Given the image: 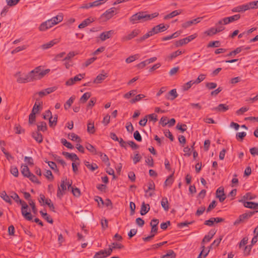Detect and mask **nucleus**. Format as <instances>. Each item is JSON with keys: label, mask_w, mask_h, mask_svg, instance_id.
Instances as JSON below:
<instances>
[{"label": "nucleus", "mask_w": 258, "mask_h": 258, "mask_svg": "<svg viewBox=\"0 0 258 258\" xmlns=\"http://www.w3.org/2000/svg\"><path fill=\"white\" fill-rule=\"evenodd\" d=\"M158 15L159 14L158 13L147 14L146 12H139L131 17L130 21L133 24L139 22H144L157 17Z\"/></svg>", "instance_id": "obj_1"}, {"label": "nucleus", "mask_w": 258, "mask_h": 258, "mask_svg": "<svg viewBox=\"0 0 258 258\" xmlns=\"http://www.w3.org/2000/svg\"><path fill=\"white\" fill-rule=\"evenodd\" d=\"M239 202L242 203L245 208L254 209L258 212V203L252 202H247L244 200H240Z\"/></svg>", "instance_id": "obj_9"}, {"label": "nucleus", "mask_w": 258, "mask_h": 258, "mask_svg": "<svg viewBox=\"0 0 258 258\" xmlns=\"http://www.w3.org/2000/svg\"><path fill=\"white\" fill-rule=\"evenodd\" d=\"M91 97V93L90 92H86L81 97L80 99V101L81 103H85L87 100Z\"/></svg>", "instance_id": "obj_39"}, {"label": "nucleus", "mask_w": 258, "mask_h": 258, "mask_svg": "<svg viewBox=\"0 0 258 258\" xmlns=\"http://www.w3.org/2000/svg\"><path fill=\"white\" fill-rule=\"evenodd\" d=\"M161 205L164 210L166 211H168L169 210V203L166 197H163L161 202Z\"/></svg>", "instance_id": "obj_32"}, {"label": "nucleus", "mask_w": 258, "mask_h": 258, "mask_svg": "<svg viewBox=\"0 0 258 258\" xmlns=\"http://www.w3.org/2000/svg\"><path fill=\"white\" fill-rule=\"evenodd\" d=\"M242 50L241 47H239L236 48L234 50L230 52L227 55V56H233L237 54L240 53Z\"/></svg>", "instance_id": "obj_47"}, {"label": "nucleus", "mask_w": 258, "mask_h": 258, "mask_svg": "<svg viewBox=\"0 0 258 258\" xmlns=\"http://www.w3.org/2000/svg\"><path fill=\"white\" fill-rule=\"evenodd\" d=\"M169 27V25H165L164 24H160L158 25L154 26L152 29L143 35L142 37L137 39L138 43L141 42L149 37L152 36L155 34H158L160 32H162L166 31Z\"/></svg>", "instance_id": "obj_2"}, {"label": "nucleus", "mask_w": 258, "mask_h": 258, "mask_svg": "<svg viewBox=\"0 0 258 258\" xmlns=\"http://www.w3.org/2000/svg\"><path fill=\"white\" fill-rule=\"evenodd\" d=\"M141 33V31L139 29H136L133 30L130 33L127 34V35L124 36L122 38V40L123 41H126L128 40H130L133 38H135L137 36H138Z\"/></svg>", "instance_id": "obj_8"}, {"label": "nucleus", "mask_w": 258, "mask_h": 258, "mask_svg": "<svg viewBox=\"0 0 258 258\" xmlns=\"http://www.w3.org/2000/svg\"><path fill=\"white\" fill-rule=\"evenodd\" d=\"M112 252V248L109 247L108 250H101L96 252L93 258H105L110 255Z\"/></svg>", "instance_id": "obj_6"}, {"label": "nucleus", "mask_w": 258, "mask_h": 258, "mask_svg": "<svg viewBox=\"0 0 258 258\" xmlns=\"http://www.w3.org/2000/svg\"><path fill=\"white\" fill-rule=\"evenodd\" d=\"M150 209L149 204H145V202H143L141 205L140 214L142 216L145 215L149 211Z\"/></svg>", "instance_id": "obj_22"}, {"label": "nucleus", "mask_w": 258, "mask_h": 258, "mask_svg": "<svg viewBox=\"0 0 258 258\" xmlns=\"http://www.w3.org/2000/svg\"><path fill=\"white\" fill-rule=\"evenodd\" d=\"M145 97V95L142 94L137 95L135 98H133L130 100V102L132 104L135 103L136 102L140 101L141 99Z\"/></svg>", "instance_id": "obj_40"}, {"label": "nucleus", "mask_w": 258, "mask_h": 258, "mask_svg": "<svg viewBox=\"0 0 258 258\" xmlns=\"http://www.w3.org/2000/svg\"><path fill=\"white\" fill-rule=\"evenodd\" d=\"M29 204L31 207L33 213L36 214L37 213V209L36 208L34 201L32 200H29Z\"/></svg>", "instance_id": "obj_59"}, {"label": "nucleus", "mask_w": 258, "mask_h": 258, "mask_svg": "<svg viewBox=\"0 0 258 258\" xmlns=\"http://www.w3.org/2000/svg\"><path fill=\"white\" fill-rule=\"evenodd\" d=\"M27 178H28L33 183H36L38 184H41V182L38 180L37 177L32 173L29 175V177H27Z\"/></svg>", "instance_id": "obj_43"}, {"label": "nucleus", "mask_w": 258, "mask_h": 258, "mask_svg": "<svg viewBox=\"0 0 258 258\" xmlns=\"http://www.w3.org/2000/svg\"><path fill=\"white\" fill-rule=\"evenodd\" d=\"M107 77V74L104 75L99 74L98 75L95 79L94 80L93 83L96 84H99L102 82Z\"/></svg>", "instance_id": "obj_29"}, {"label": "nucleus", "mask_w": 258, "mask_h": 258, "mask_svg": "<svg viewBox=\"0 0 258 258\" xmlns=\"http://www.w3.org/2000/svg\"><path fill=\"white\" fill-rule=\"evenodd\" d=\"M85 147L90 152L92 153L94 155H96L97 154V151L96 149L92 145L88 143L86 144Z\"/></svg>", "instance_id": "obj_41"}, {"label": "nucleus", "mask_w": 258, "mask_h": 258, "mask_svg": "<svg viewBox=\"0 0 258 258\" xmlns=\"http://www.w3.org/2000/svg\"><path fill=\"white\" fill-rule=\"evenodd\" d=\"M1 197L6 202L9 203L10 204H12V202L11 200V197L9 196L6 191H3L1 194Z\"/></svg>", "instance_id": "obj_33"}, {"label": "nucleus", "mask_w": 258, "mask_h": 258, "mask_svg": "<svg viewBox=\"0 0 258 258\" xmlns=\"http://www.w3.org/2000/svg\"><path fill=\"white\" fill-rule=\"evenodd\" d=\"M181 13V10H175V11L172 12L171 13H170V14L165 16L164 17V19L165 20L169 19L170 18H173L174 17L180 14Z\"/></svg>", "instance_id": "obj_27"}, {"label": "nucleus", "mask_w": 258, "mask_h": 258, "mask_svg": "<svg viewBox=\"0 0 258 258\" xmlns=\"http://www.w3.org/2000/svg\"><path fill=\"white\" fill-rule=\"evenodd\" d=\"M41 71V67L39 66L36 67L34 70L31 71L29 74V77L31 78V80L33 81L34 80H39L41 79L40 77V72Z\"/></svg>", "instance_id": "obj_5"}, {"label": "nucleus", "mask_w": 258, "mask_h": 258, "mask_svg": "<svg viewBox=\"0 0 258 258\" xmlns=\"http://www.w3.org/2000/svg\"><path fill=\"white\" fill-rule=\"evenodd\" d=\"M115 8H111L108 10H107L105 12H104L102 15V18H105L106 20H109L114 15Z\"/></svg>", "instance_id": "obj_17"}, {"label": "nucleus", "mask_w": 258, "mask_h": 258, "mask_svg": "<svg viewBox=\"0 0 258 258\" xmlns=\"http://www.w3.org/2000/svg\"><path fill=\"white\" fill-rule=\"evenodd\" d=\"M257 212V211H250L240 215L238 218L234 222V225H237L241 223L244 222L248 218L251 217L253 215Z\"/></svg>", "instance_id": "obj_4"}, {"label": "nucleus", "mask_w": 258, "mask_h": 258, "mask_svg": "<svg viewBox=\"0 0 258 258\" xmlns=\"http://www.w3.org/2000/svg\"><path fill=\"white\" fill-rule=\"evenodd\" d=\"M173 173L171 174L168 176V177L166 179L164 182L165 186H170L173 182Z\"/></svg>", "instance_id": "obj_46"}, {"label": "nucleus", "mask_w": 258, "mask_h": 258, "mask_svg": "<svg viewBox=\"0 0 258 258\" xmlns=\"http://www.w3.org/2000/svg\"><path fill=\"white\" fill-rule=\"evenodd\" d=\"M94 21V19L93 18L89 17L84 20L81 24H80L78 26V28L80 29L84 28Z\"/></svg>", "instance_id": "obj_20"}, {"label": "nucleus", "mask_w": 258, "mask_h": 258, "mask_svg": "<svg viewBox=\"0 0 258 258\" xmlns=\"http://www.w3.org/2000/svg\"><path fill=\"white\" fill-rule=\"evenodd\" d=\"M67 184L65 183L64 181L62 180L61 182L60 186H58L57 191V197L59 199H61V197L64 194V191L67 189Z\"/></svg>", "instance_id": "obj_11"}, {"label": "nucleus", "mask_w": 258, "mask_h": 258, "mask_svg": "<svg viewBox=\"0 0 258 258\" xmlns=\"http://www.w3.org/2000/svg\"><path fill=\"white\" fill-rule=\"evenodd\" d=\"M176 128L177 130L180 131L183 133L186 130V125L185 124H181L178 123L176 125Z\"/></svg>", "instance_id": "obj_57"}, {"label": "nucleus", "mask_w": 258, "mask_h": 258, "mask_svg": "<svg viewBox=\"0 0 258 258\" xmlns=\"http://www.w3.org/2000/svg\"><path fill=\"white\" fill-rule=\"evenodd\" d=\"M55 25L50 19L42 23L39 26L40 31H44Z\"/></svg>", "instance_id": "obj_12"}, {"label": "nucleus", "mask_w": 258, "mask_h": 258, "mask_svg": "<svg viewBox=\"0 0 258 258\" xmlns=\"http://www.w3.org/2000/svg\"><path fill=\"white\" fill-rule=\"evenodd\" d=\"M50 20L52 21L54 24L56 25L62 21L63 15L61 14H59L56 16L52 18L51 19H50Z\"/></svg>", "instance_id": "obj_34"}, {"label": "nucleus", "mask_w": 258, "mask_h": 258, "mask_svg": "<svg viewBox=\"0 0 258 258\" xmlns=\"http://www.w3.org/2000/svg\"><path fill=\"white\" fill-rule=\"evenodd\" d=\"M22 170L21 173L24 177H29V175L31 173L27 165H25L21 166Z\"/></svg>", "instance_id": "obj_28"}, {"label": "nucleus", "mask_w": 258, "mask_h": 258, "mask_svg": "<svg viewBox=\"0 0 258 258\" xmlns=\"http://www.w3.org/2000/svg\"><path fill=\"white\" fill-rule=\"evenodd\" d=\"M10 172L15 177H18L19 175L18 169L16 166L11 167Z\"/></svg>", "instance_id": "obj_60"}, {"label": "nucleus", "mask_w": 258, "mask_h": 258, "mask_svg": "<svg viewBox=\"0 0 258 258\" xmlns=\"http://www.w3.org/2000/svg\"><path fill=\"white\" fill-rule=\"evenodd\" d=\"M45 162L48 164V166L51 169L58 171L57 169L56 164L55 162L53 161H48L47 160H45Z\"/></svg>", "instance_id": "obj_58"}, {"label": "nucleus", "mask_w": 258, "mask_h": 258, "mask_svg": "<svg viewBox=\"0 0 258 258\" xmlns=\"http://www.w3.org/2000/svg\"><path fill=\"white\" fill-rule=\"evenodd\" d=\"M164 134L165 136L167 138H168L171 141H173L174 137L169 130H165L164 131Z\"/></svg>", "instance_id": "obj_64"}, {"label": "nucleus", "mask_w": 258, "mask_h": 258, "mask_svg": "<svg viewBox=\"0 0 258 258\" xmlns=\"http://www.w3.org/2000/svg\"><path fill=\"white\" fill-rule=\"evenodd\" d=\"M248 10V5L247 4L241 6H237L232 9V12H242Z\"/></svg>", "instance_id": "obj_21"}, {"label": "nucleus", "mask_w": 258, "mask_h": 258, "mask_svg": "<svg viewBox=\"0 0 258 258\" xmlns=\"http://www.w3.org/2000/svg\"><path fill=\"white\" fill-rule=\"evenodd\" d=\"M76 97L75 96H71L69 100L67 101V102L64 104V108L66 110L68 109L73 103Z\"/></svg>", "instance_id": "obj_31"}, {"label": "nucleus", "mask_w": 258, "mask_h": 258, "mask_svg": "<svg viewBox=\"0 0 258 258\" xmlns=\"http://www.w3.org/2000/svg\"><path fill=\"white\" fill-rule=\"evenodd\" d=\"M85 166L92 171L98 169V166L96 163L90 164L88 161H85Z\"/></svg>", "instance_id": "obj_37"}, {"label": "nucleus", "mask_w": 258, "mask_h": 258, "mask_svg": "<svg viewBox=\"0 0 258 258\" xmlns=\"http://www.w3.org/2000/svg\"><path fill=\"white\" fill-rule=\"evenodd\" d=\"M216 231L215 230H211L208 233L207 235H206L204 237L202 244H204L205 242H209L211 240V239L213 238L214 235L215 234Z\"/></svg>", "instance_id": "obj_19"}, {"label": "nucleus", "mask_w": 258, "mask_h": 258, "mask_svg": "<svg viewBox=\"0 0 258 258\" xmlns=\"http://www.w3.org/2000/svg\"><path fill=\"white\" fill-rule=\"evenodd\" d=\"M195 84L193 81H190L188 82L187 83L184 84L182 86V89L183 91H187L188 90L192 85Z\"/></svg>", "instance_id": "obj_44"}, {"label": "nucleus", "mask_w": 258, "mask_h": 258, "mask_svg": "<svg viewBox=\"0 0 258 258\" xmlns=\"http://www.w3.org/2000/svg\"><path fill=\"white\" fill-rule=\"evenodd\" d=\"M62 154L66 157V158L71 160L73 162L77 161H80V159L77 155L75 153H70L67 152L63 151Z\"/></svg>", "instance_id": "obj_15"}, {"label": "nucleus", "mask_w": 258, "mask_h": 258, "mask_svg": "<svg viewBox=\"0 0 258 258\" xmlns=\"http://www.w3.org/2000/svg\"><path fill=\"white\" fill-rule=\"evenodd\" d=\"M216 198L219 199L220 202H223L226 198L223 187H219L216 190Z\"/></svg>", "instance_id": "obj_13"}, {"label": "nucleus", "mask_w": 258, "mask_h": 258, "mask_svg": "<svg viewBox=\"0 0 258 258\" xmlns=\"http://www.w3.org/2000/svg\"><path fill=\"white\" fill-rule=\"evenodd\" d=\"M40 213L42 217L48 223L52 224L53 222V219L46 212H43L42 211H40Z\"/></svg>", "instance_id": "obj_30"}, {"label": "nucleus", "mask_w": 258, "mask_h": 258, "mask_svg": "<svg viewBox=\"0 0 258 258\" xmlns=\"http://www.w3.org/2000/svg\"><path fill=\"white\" fill-rule=\"evenodd\" d=\"M71 191L73 195L76 197H78L81 195L80 190L77 187H72Z\"/></svg>", "instance_id": "obj_63"}, {"label": "nucleus", "mask_w": 258, "mask_h": 258, "mask_svg": "<svg viewBox=\"0 0 258 258\" xmlns=\"http://www.w3.org/2000/svg\"><path fill=\"white\" fill-rule=\"evenodd\" d=\"M137 94V90H132L125 93L123 97L126 99H129L131 96H134Z\"/></svg>", "instance_id": "obj_55"}, {"label": "nucleus", "mask_w": 258, "mask_h": 258, "mask_svg": "<svg viewBox=\"0 0 258 258\" xmlns=\"http://www.w3.org/2000/svg\"><path fill=\"white\" fill-rule=\"evenodd\" d=\"M202 19V17H198L192 20L187 21L182 24V27L184 29H186L191 26L193 24H196L200 22Z\"/></svg>", "instance_id": "obj_14"}, {"label": "nucleus", "mask_w": 258, "mask_h": 258, "mask_svg": "<svg viewBox=\"0 0 258 258\" xmlns=\"http://www.w3.org/2000/svg\"><path fill=\"white\" fill-rule=\"evenodd\" d=\"M221 43L219 41H211L208 45V47H218Z\"/></svg>", "instance_id": "obj_56"}, {"label": "nucleus", "mask_w": 258, "mask_h": 258, "mask_svg": "<svg viewBox=\"0 0 258 258\" xmlns=\"http://www.w3.org/2000/svg\"><path fill=\"white\" fill-rule=\"evenodd\" d=\"M113 34L114 31L110 30L102 32L100 34L99 37L102 41H105L106 39L110 38Z\"/></svg>", "instance_id": "obj_18"}, {"label": "nucleus", "mask_w": 258, "mask_h": 258, "mask_svg": "<svg viewBox=\"0 0 258 258\" xmlns=\"http://www.w3.org/2000/svg\"><path fill=\"white\" fill-rule=\"evenodd\" d=\"M42 102L39 99H36V102L33 106L31 112H34L36 114L42 108Z\"/></svg>", "instance_id": "obj_16"}, {"label": "nucleus", "mask_w": 258, "mask_h": 258, "mask_svg": "<svg viewBox=\"0 0 258 258\" xmlns=\"http://www.w3.org/2000/svg\"><path fill=\"white\" fill-rule=\"evenodd\" d=\"M19 201V203H20L22 206L21 213H22V216L27 220H28V221L32 220V215L30 212H28V209L29 208V207H28V205L27 204V203L25 201H24L22 200H20Z\"/></svg>", "instance_id": "obj_3"}, {"label": "nucleus", "mask_w": 258, "mask_h": 258, "mask_svg": "<svg viewBox=\"0 0 258 258\" xmlns=\"http://www.w3.org/2000/svg\"><path fill=\"white\" fill-rule=\"evenodd\" d=\"M61 143L63 144V146H66L69 149H73L74 148V146L72 145V144L68 142L65 139H61Z\"/></svg>", "instance_id": "obj_48"}, {"label": "nucleus", "mask_w": 258, "mask_h": 258, "mask_svg": "<svg viewBox=\"0 0 258 258\" xmlns=\"http://www.w3.org/2000/svg\"><path fill=\"white\" fill-rule=\"evenodd\" d=\"M101 158L102 159V161L106 164L107 166H109L110 164L109 162V160L107 156L104 154H101Z\"/></svg>", "instance_id": "obj_61"}, {"label": "nucleus", "mask_w": 258, "mask_h": 258, "mask_svg": "<svg viewBox=\"0 0 258 258\" xmlns=\"http://www.w3.org/2000/svg\"><path fill=\"white\" fill-rule=\"evenodd\" d=\"M36 120V113L34 112H31L29 116V121L28 122L29 124H33Z\"/></svg>", "instance_id": "obj_53"}, {"label": "nucleus", "mask_w": 258, "mask_h": 258, "mask_svg": "<svg viewBox=\"0 0 258 258\" xmlns=\"http://www.w3.org/2000/svg\"><path fill=\"white\" fill-rule=\"evenodd\" d=\"M229 109V106L225 104H220L216 107L213 109L214 110H216L219 112H225Z\"/></svg>", "instance_id": "obj_24"}, {"label": "nucleus", "mask_w": 258, "mask_h": 258, "mask_svg": "<svg viewBox=\"0 0 258 258\" xmlns=\"http://www.w3.org/2000/svg\"><path fill=\"white\" fill-rule=\"evenodd\" d=\"M169 95H170L171 96V97L169 98V97H167L166 98L171 100H174L178 96V94L176 92V90L175 89H172L170 91H169Z\"/></svg>", "instance_id": "obj_45"}, {"label": "nucleus", "mask_w": 258, "mask_h": 258, "mask_svg": "<svg viewBox=\"0 0 258 258\" xmlns=\"http://www.w3.org/2000/svg\"><path fill=\"white\" fill-rule=\"evenodd\" d=\"M85 76V74H79L74 78L69 79L66 82V85L67 86H72L74 85L76 82L81 81L82 78H84Z\"/></svg>", "instance_id": "obj_7"}, {"label": "nucleus", "mask_w": 258, "mask_h": 258, "mask_svg": "<svg viewBox=\"0 0 258 258\" xmlns=\"http://www.w3.org/2000/svg\"><path fill=\"white\" fill-rule=\"evenodd\" d=\"M87 131L90 134H94L95 132L94 122L89 121L87 124Z\"/></svg>", "instance_id": "obj_38"}, {"label": "nucleus", "mask_w": 258, "mask_h": 258, "mask_svg": "<svg viewBox=\"0 0 258 258\" xmlns=\"http://www.w3.org/2000/svg\"><path fill=\"white\" fill-rule=\"evenodd\" d=\"M182 53V52L179 50L175 51L170 54L168 56V59L169 60H171Z\"/></svg>", "instance_id": "obj_42"}, {"label": "nucleus", "mask_w": 258, "mask_h": 258, "mask_svg": "<svg viewBox=\"0 0 258 258\" xmlns=\"http://www.w3.org/2000/svg\"><path fill=\"white\" fill-rule=\"evenodd\" d=\"M246 135V134L245 132L237 133L236 134V139L238 141H242Z\"/></svg>", "instance_id": "obj_50"}, {"label": "nucleus", "mask_w": 258, "mask_h": 258, "mask_svg": "<svg viewBox=\"0 0 258 258\" xmlns=\"http://www.w3.org/2000/svg\"><path fill=\"white\" fill-rule=\"evenodd\" d=\"M248 7V10L250 9H257L258 8V1H253L247 4Z\"/></svg>", "instance_id": "obj_49"}, {"label": "nucleus", "mask_w": 258, "mask_h": 258, "mask_svg": "<svg viewBox=\"0 0 258 258\" xmlns=\"http://www.w3.org/2000/svg\"><path fill=\"white\" fill-rule=\"evenodd\" d=\"M186 44H187V42L186 40V38H184L181 39L178 41H176L175 43V45L176 47H179V46H181L183 45H184Z\"/></svg>", "instance_id": "obj_52"}, {"label": "nucleus", "mask_w": 258, "mask_h": 258, "mask_svg": "<svg viewBox=\"0 0 258 258\" xmlns=\"http://www.w3.org/2000/svg\"><path fill=\"white\" fill-rule=\"evenodd\" d=\"M112 247H111V245H110V246H109V247L112 248V251L113 250V249H120L124 247V246L122 244H121V243H117V242L112 243Z\"/></svg>", "instance_id": "obj_54"}, {"label": "nucleus", "mask_w": 258, "mask_h": 258, "mask_svg": "<svg viewBox=\"0 0 258 258\" xmlns=\"http://www.w3.org/2000/svg\"><path fill=\"white\" fill-rule=\"evenodd\" d=\"M32 137L39 143H41L43 141V136L41 134L38 132H33Z\"/></svg>", "instance_id": "obj_23"}, {"label": "nucleus", "mask_w": 258, "mask_h": 258, "mask_svg": "<svg viewBox=\"0 0 258 258\" xmlns=\"http://www.w3.org/2000/svg\"><path fill=\"white\" fill-rule=\"evenodd\" d=\"M176 253L173 250L170 249L167 251V253L162 255L161 258H175L176 257Z\"/></svg>", "instance_id": "obj_35"}, {"label": "nucleus", "mask_w": 258, "mask_h": 258, "mask_svg": "<svg viewBox=\"0 0 258 258\" xmlns=\"http://www.w3.org/2000/svg\"><path fill=\"white\" fill-rule=\"evenodd\" d=\"M142 159L141 156L139 154V152H136V154L134 155V157L133 159V162L135 164H137L138 162H140Z\"/></svg>", "instance_id": "obj_51"}, {"label": "nucleus", "mask_w": 258, "mask_h": 258, "mask_svg": "<svg viewBox=\"0 0 258 258\" xmlns=\"http://www.w3.org/2000/svg\"><path fill=\"white\" fill-rule=\"evenodd\" d=\"M57 115L55 114L53 117L51 116L49 118V125L51 127H53L56 126L57 121Z\"/></svg>", "instance_id": "obj_26"}, {"label": "nucleus", "mask_w": 258, "mask_h": 258, "mask_svg": "<svg viewBox=\"0 0 258 258\" xmlns=\"http://www.w3.org/2000/svg\"><path fill=\"white\" fill-rule=\"evenodd\" d=\"M58 42V41L57 39H53L47 43L43 44L41 47L43 49H48L56 44Z\"/></svg>", "instance_id": "obj_25"}, {"label": "nucleus", "mask_w": 258, "mask_h": 258, "mask_svg": "<svg viewBox=\"0 0 258 258\" xmlns=\"http://www.w3.org/2000/svg\"><path fill=\"white\" fill-rule=\"evenodd\" d=\"M44 175L48 179L50 180H53L54 178V176L52 175V172L49 170H47L45 173L44 174Z\"/></svg>", "instance_id": "obj_62"}, {"label": "nucleus", "mask_w": 258, "mask_h": 258, "mask_svg": "<svg viewBox=\"0 0 258 258\" xmlns=\"http://www.w3.org/2000/svg\"><path fill=\"white\" fill-rule=\"evenodd\" d=\"M15 76L18 77L17 82L19 83H25L32 81L28 74L23 77L21 76L20 72H18L16 74Z\"/></svg>", "instance_id": "obj_10"}, {"label": "nucleus", "mask_w": 258, "mask_h": 258, "mask_svg": "<svg viewBox=\"0 0 258 258\" xmlns=\"http://www.w3.org/2000/svg\"><path fill=\"white\" fill-rule=\"evenodd\" d=\"M47 130L46 123L44 121H41L40 125H37V132L42 131L44 132Z\"/></svg>", "instance_id": "obj_36"}]
</instances>
